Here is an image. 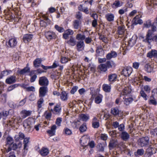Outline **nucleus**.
I'll return each mask as SVG.
<instances>
[{
    "instance_id": "nucleus-37",
    "label": "nucleus",
    "mask_w": 157,
    "mask_h": 157,
    "mask_svg": "<svg viewBox=\"0 0 157 157\" xmlns=\"http://www.w3.org/2000/svg\"><path fill=\"white\" fill-rule=\"evenodd\" d=\"M98 68L102 72H105L107 70L106 65L105 63H102L99 65L98 66Z\"/></svg>"
},
{
    "instance_id": "nucleus-53",
    "label": "nucleus",
    "mask_w": 157,
    "mask_h": 157,
    "mask_svg": "<svg viewBox=\"0 0 157 157\" xmlns=\"http://www.w3.org/2000/svg\"><path fill=\"white\" fill-rule=\"evenodd\" d=\"M44 100L43 98H40L37 101V107L38 109L42 107V104L43 103Z\"/></svg>"
},
{
    "instance_id": "nucleus-19",
    "label": "nucleus",
    "mask_w": 157,
    "mask_h": 157,
    "mask_svg": "<svg viewBox=\"0 0 157 157\" xmlns=\"http://www.w3.org/2000/svg\"><path fill=\"white\" fill-rule=\"evenodd\" d=\"M82 22L80 20H75L73 21V26L74 29H78L81 26Z\"/></svg>"
},
{
    "instance_id": "nucleus-12",
    "label": "nucleus",
    "mask_w": 157,
    "mask_h": 157,
    "mask_svg": "<svg viewBox=\"0 0 157 157\" xmlns=\"http://www.w3.org/2000/svg\"><path fill=\"white\" fill-rule=\"evenodd\" d=\"M89 141V138L86 136H83L80 139V143L83 146H86V144Z\"/></svg>"
},
{
    "instance_id": "nucleus-16",
    "label": "nucleus",
    "mask_w": 157,
    "mask_h": 157,
    "mask_svg": "<svg viewBox=\"0 0 157 157\" xmlns=\"http://www.w3.org/2000/svg\"><path fill=\"white\" fill-rule=\"evenodd\" d=\"M65 42H66L68 45L72 46H75L76 43V41L75 38L72 36H71L69 40L66 41Z\"/></svg>"
},
{
    "instance_id": "nucleus-56",
    "label": "nucleus",
    "mask_w": 157,
    "mask_h": 157,
    "mask_svg": "<svg viewBox=\"0 0 157 157\" xmlns=\"http://www.w3.org/2000/svg\"><path fill=\"white\" fill-rule=\"evenodd\" d=\"M19 85L18 84H14L9 86L7 89V91H10L14 89L15 88L18 86Z\"/></svg>"
},
{
    "instance_id": "nucleus-39",
    "label": "nucleus",
    "mask_w": 157,
    "mask_h": 157,
    "mask_svg": "<svg viewBox=\"0 0 157 157\" xmlns=\"http://www.w3.org/2000/svg\"><path fill=\"white\" fill-rule=\"evenodd\" d=\"M85 36L83 34L78 33L76 36V39L79 41H82L85 38Z\"/></svg>"
},
{
    "instance_id": "nucleus-29",
    "label": "nucleus",
    "mask_w": 157,
    "mask_h": 157,
    "mask_svg": "<svg viewBox=\"0 0 157 157\" xmlns=\"http://www.w3.org/2000/svg\"><path fill=\"white\" fill-rule=\"evenodd\" d=\"M121 139L124 140H127L130 137L129 134L126 131H123L121 135Z\"/></svg>"
},
{
    "instance_id": "nucleus-18",
    "label": "nucleus",
    "mask_w": 157,
    "mask_h": 157,
    "mask_svg": "<svg viewBox=\"0 0 157 157\" xmlns=\"http://www.w3.org/2000/svg\"><path fill=\"white\" fill-rule=\"evenodd\" d=\"M16 81L15 76L13 75L7 78L6 80V82L8 84H10L15 83Z\"/></svg>"
},
{
    "instance_id": "nucleus-24",
    "label": "nucleus",
    "mask_w": 157,
    "mask_h": 157,
    "mask_svg": "<svg viewBox=\"0 0 157 157\" xmlns=\"http://www.w3.org/2000/svg\"><path fill=\"white\" fill-rule=\"evenodd\" d=\"M96 52L97 55L98 56H103L105 54V52L101 46L97 47Z\"/></svg>"
},
{
    "instance_id": "nucleus-44",
    "label": "nucleus",
    "mask_w": 157,
    "mask_h": 157,
    "mask_svg": "<svg viewBox=\"0 0 157 157\" xmlns=\"http://www.w3.org/2000/svg\"><path fill=\"white\" fill-rule=\"evenodd\" d=\"M41 62L42 60L41 59L37 58L33 62L34 66L36 67H39Z\"/></svg>"
},
{
    "instance_id": "nucleus-42",
    "label": "nucleus",
    "mask_w": 157,
    "mask_h": 157,
    "mask_svg": "<svg viewBox=\"0 0 157 157\" xmlns=\"http://www.w3.org/2000/svg\"><path fill=\"white\" fill-rule=\"evenodd\" d=\"M144 150L143 149H138L134 153V154L136 156L142 155L144 153Z\"/></svg>"
},
{
    "instance_id": "nucleus-13",
    "label": "nucleus",
    "mask_w": 157,
    "mask_h": 157,
    "mask_svg": "<svg viewBox=\"0 0 157 157\" xmlns=\"http://www.w3.org/2000/svg\"><path fill=\"white\" fill-rule=\"evenodd\" d=\"M48 91V88L45 86H42L39 89V96L41 97H44Z\"/></svg>"
},
{
    "instance_id": "nucleus-62",
    "label": "nucleus",
    "mask_w": 157,
    "mask_h": 157,
    "mask_svg": "<svg viewBox=\"0 0 157 157\" xmlns=\"http://www.w3.org/2000/svg\"><path fill=\"white\" fill-rule=\"evenodd\" d=\"M12 71L11 70H6L2 72V75H3V76H7L9 74L11 73Z\"/></svg>"
},
{
    "instance_id": "nucleus-26",
    "label": "nucleus",
    "mask_w": 157,
    "mask_h": 157,
    "mask_svg": "<svg viewBox=\"0 0 157 157\" xmlns=\"http://www.w3.org/2000/svg\"><path fill=\"white\" fill-rule=\"evenodd\" d=\"M117 55V53L116 52L112 51L107 54L106 56V58L107 59L109 60L112 58H116Z\"/></svg>"
},
{
    "instance_id": "nucleus-8",
    "label": "nucleus",
    "mask_w": 157,
    "mask_h": 157,
    "mask_svg": "<svg viewBox=\"0 0 157 157\" xmlns=\"http://www.w3.org/2000/svg\"><path fill=\"white\" fill-rule=\"evenodd\" d=\"M48 83V80L45 77L43 76L40 78L39 83L40 86H47Z\"/></svg>"
},
{
    "instance_id": "nucleus-47",
    "label": "nucleus",
    "mask_w": 157,
    "mask_h": 157,
    "mask_svg": "<svg viewBox=\"0 0 157 157\" xmlns=\"http://www.w3.org/2000/svg\"><path fill=\"white\" fill-rule=\"evenodd\" d=\"M125 32V29L124 27L119 26L118 28V33L119 35H123Z\"/></svg>"
},
{
    "instance_id": "nucleus-54",
    "label": "nucleus",
    "mask_w": 157,
    "mask_h": 157,
    "mask_svg": "<svg viewBox=\"0 0 157 157\" xmlns=\"http://www.w3.org/2000/svg\"><path fill=\"white\" fill-rule=\"evenodd\" d=\"M36 71L38 73H41L42 72H44V71L41 70L40 69H37L36 71V70H32L31 71L29 75L30 76H32L33 75L35 74V72Z\"/></svg>"
},
{
    "instance_id": "nucleus-14",
    "label": "nucleus",
    "mask_w": 157,
    "mask_h": 157,
    "mask_svg": "<svg viewBox=\"0 0 157 157\" xmlns=\"http://www.w3.org/2000/svg\"><path fill=\"white\" fill-rule=\"evenodd\" d=\"M131 92V90L128 87H125L121 93L120 97H123L125 96H129V94Z\"/></svg>"
},
{
    "instance_id": "nucleus-23",
    "label": "nucleus",
    "mask_w": 157,
    "mask_h": 157,
    "mask_svg": "<svg viewBox=\"0 0 157 157\" xmlns=\"http://www.w3.org/2000/svg\"><path fill=\"white\" fill-rule=\"evenodd\" d=\"M108 80L111 83H113L116 80L117 75L115 73L111 74L108 76Z\"/></svg>"
},
{
    "instance_id": "nucleus-27",
    "label": "nucleus",
    "mask_w": 157,
    "mask_h": 157,
    "mask_svg": "<svg viewBox=\"0 0 157 157\" xmlns=\"http://www.w3.org/2000/svg\"><path fill=\"white\" fill-rule=\"evenodd\" d=\"M56 128L57 127L56 125H53L51 126V129L47 131L48 133L51 136L55 135Z\"/></svg>"
},
{
    "instance_id": "nucleus-52",
    "label": "nucleus",
    "mask_w": 157,
    "mask_h": 157,
    "mask_svg": "<svg viewBox=\"0 0 157 157\" xmlns=\"http://www.w3.org/2000/svg\"><path fill=\"white\" fill-rule=\"evenodd\" d=\"M148 103L150 105H157V102L154 98H150L148 101Z\"/></svg>"
},
{
    "instance_id": "nucleus-3",
    "label": "nucleus",
    "mask_w": 157,
    "mask_h": 157,
    "mask_svg": "<svg viewBox=\"0 0 157 157\" xmlns=\"http://www.w3.org/2000/svg\"><path fill=\"white\" fill-rule=\"evenodd\" d=\"M149 138L146 136L140 138L138 141V144L141 147H144L148 145L149 143Z\"/></svg>"
},
{
    "instance_id": "nucleus-35",
    "label": "nucleus",
    "mask_w": 157,
    "mask_h": 157,
    "mask_svg": "<svg viewBox=\"0 0 157 157\" xmlns=\"http://www.w3.org/2000/svg\"><path fill=\"white\" fill-rule=\"evenodd\" d=\"M80 117L81 120L84 121H86L90 119V116L87 114H82L80 115Z\"/></svg>"
},
{
    "instance_id": "nucleus-60",
    "label": "nucleus",
    "mask_w": 157,
    "mask_h": 157,
    "mask_svg": "<svg viewBox=\"0 0 157 157\" xmlns=\"http://www.w3.org/2000/svg\"><path fill=\"white\" fill-rule=\"evenodd\" d=\"M108 137L107 135L105 133L101 134L100 136L101 139L104 141L106 140L107 139Z\"/></svg>"
},
{
    "instance_id": "nucleus-51",
    "label": "nucleus",
    "mask_w": 157,
    "mask_h": 157,
    "mask_svg": "<svg viewBox=\"0 0 157 157\" xmlns=\"http://www.w3.org/2000/svg\"><path fill=\"white\" fill-rule=\"evenodd\" d=\"M30 71V68L28 67H26L23 69L21 70L19 73L20 74L22 75L26 73L29 72Z\"/></svg>"
},
{
    "instance_id": "nucleus-21",
    "label": "nucleus",
    "mask_w": 157,
    "mask_h": 157,
    "mask_svg": "<svg viewBox=\"0 0 157 157\" xmlns=\"http://www.w3.org/2000/svg\"><path fill=\"white\" fill-rule=\"evenodd\" d=\"M84 44L83 41H78L76 45L77 50L80 51L83 50L84 48Z\"/></svg>"
},
{
    "instance_id": "nucleus-31",
    "label": "nucleus",
    "mask_w": 157,
    "mask_h": 157,
    "mask_svg": "<svg viewBox=\"0 0 157 157\" xmlns=\"http://www.w3.org/2000/svg\"><path fill=\"white\" fill-rule=\"evenodd\" d=\"M61 108L60 105L57 104L53 109V112L56 114H59L61 112Z\"/></svg>"
},
{
    "instance_id": "nucleus-33",
    "label": "nucleus",
    "mask_w": 157,
    "mask_h": 157,
    "mask_svg": "<svg viewBox=\"0 0 157 157\" xmlns=\"http://www.w3.org/2000/svg\"><path fill=\"white\" fill-rule=\"evenodd\" d=\"M145 67L146 71L148 73H150L153 71L154 70L153 65L152 64H146Z\"/></svg>"
},
{
    "instance_id": "nucleus-43",
    "label": "nucleus",
    "mask_w": 157,
    "mask_h": 157,
    "mask_svg": "<svg viewBox=\"0 0 157 157\" xmlns=\"http://www.w3.org/2000/svg\"><path fill=\"white\" fill-rule=\"evenodd\" d=\"M156 150L155 148L150 147L147 149L146 152L148 154L150 153L153 154L156 153Z\"/></svg>"
},
{
    "instance_id": "nucleus-11",
    "label": "nucleus",
    "mask_w": 157,
    "mask_h": 157,
    "mask_svg": "<svg viewBox=\"0 0 157 157\" xmlns=\"http://www.w3.org/2000/svg\"><path fill=\"white\" fill-rule=\"evenodd\" d=\"M30 139V138L29 137H28L25 138L24 139V140L23 141V144H24V155H25L28 151V148L27 147H28V144L29 142V140Z\"/></svg>"
},
{
    "instance_id": "nucleus-38",
    "label": "nucleus",
    "mask_w": 157,
    "mask_h": 157,
    "mask_svg": "<svg viewBox=\"0 0 157 157\" xmlns=\"http://www.w3.org/2000/svg\"><path fill=\"white\" fill-rule=\"evenodd\" d=\"M155 25L154 23L151 24V21L150 20H148L144 22L143 24L144 27V28H149L150 27H151L152 25ZM151 30V29H150Z\"/></svg>"
},
{
    "instance_id": "nucleus-10",
    "label": "nucleus",
    "mask_w": 157,
    "mask_h": 157,
    "mask_svg": "<svg viewBox=\"0 0 157 157\" xmlns=\"http://www.w3.org/2000/svg\"><path fill=\"white\" fill-rule=\"evenodd\" d=\"M63 35V39L66 40L67 39L70 35H72L73 34L74 32L73 31L70 29H68L66 31H64Z\"/></svg>"
},
{
    "instance_id": "nucleus-4",
    "label": "nucleus",
    "mask_w": 157,
    "mask_h": 157,
    "mask_svg": "<svg viewBox=\"0 0 157 157\" xmlns=\"http://www.w3.org/2000/svg\"><path fill=\"white\" fill-rule=\"evenodd\" d=\"M17 38L15 37L9 39L7 42V45L8 47L13 48L17 46Z\"/></svg>"
},
{
    "instance_id": "nucleus-48",
    "label": "nucleus",
    "mask_w": 157,
    "mask_h": 157,
    "mask_svg": "<svg viewBox=\"0 0 157 157\" xmlns=\"http://www.w3.org/2000/svg\"><path fill=\"white\" fill-rule=\"evenodd\" d=\"M87 128L86 127V123H83L82 124L79 128V130L81 132H83L86 131Z\"/></svg>"
},
{
    "instance_id": "nucleus-9",
    "label": "nucleus",
    "mask_w": 157,
    "mask_h": 157,
    "mask_svg": "<svg viewBox=\"0 0 157 157\" xmlns=\"http://www.w3.org/2000/svg\"><path fill=\"white\" fill-rule=\"evenodd\" d=\"M132 68L130 67H127L124 68L121 72V74L125 76H128L132 73Z\"/></svg>"
},
{
    "instance_id": "nucleus-55",
    "label": "nucleus",
    "mask_w": 157,
    "mask_h": 157,
    "mask_svg": "<svg viewBox=\"0 0 157 157\" xmlns=\"http://www.w3.org/2000/svg\"><path fill=\"white\" fill-rule=\"evenodd\" d=\"M113 5L114 7L117 8L122 6V4L118 0H116L113 3Z\"/></svg>"
},
{
    "instance_id": "nucleus-64",
    "label": "nucleus",
    "mask_w": 157,
    "mask_h": 157,
    "mask_svg": "<svg viewBox=\"0 0 157 157\" xmlns=\"http://www.w3.org/2000/svg\"><path fill=\"white\" fill-rule=\"evenodd\" d=\"M19 56L17 53H15L13 55V59L14 60L16 61L19 58Z\"/></svg>"
},
{
    "instance_id": "nucleus-57",
    "label": "nucleus",
    "mask_w": 157,
    "mask_h": 157,
    "mask_svg": "<svg viewBox=\"0 0 157 157\" xmlns=\"http://www.w3.org/2000/svg\"><path fill=\"white\" fill-rule=\"evenodd\" d=\"M64 132L65 134L67 135H70L72 134V131L70 129L65 128L64 129Z\"/></svg>"
},
{
    "instance_id": "nucleus-20",
    "label": "nucleus",
    "mask_w": 157,
    "mask_h": 157,
    "mask_svg": "<svg viewBox=\"0 0 157 157\" xmlns=\"http://www.w3.org/2000/svg\"><path fill=\"white\" fill-rule=\"evenodd\" d=\"M100 125L99 120L96 117H94L92 120V126L94 128H98Z\"/></svg>"
},
{
    "instance_id": "nucleus-61",
    "label": "nucleus",
    "mask_w": 157,
    "mask_h": 157,
    "mask_svg": "<svg viewBox=\"0 0 157 157\" xmlns=\"http://www.w3.org/2000/svg\"><path fill=\"white\" fill-rule=\"evenodd\" d=\"M62 121V119L60 117H58L57 118L56 122V124L58 126H60L61 125V123Z\"/></svg>"
},
{
    "instance_id": "nucleus-46",
    "label": "nucleus",
    "mask_w": 157,
    "mask_h": 157,
    "mask_svg": "<svg viewBox=\"0 0 157 157\" xmlns=\"http://www.w3.org/2000/svg\"><path fill=\"white\" fill-rule=\"evenodd\" d=\"M148 2L150 6H153L154 8H155V6H157V0H148Z\"/></svg>"
},
{
    "instance_id": "nucleus-1",
    "label": "nucleus",
    "mask_w": 157,
    "mask_h": 157,
    "mask_svg": "<svg viewBox=\"0 0 157 157\" xmlns=\"http://www.w3.org/2000/svg\"><path fill=\"white\" fill-rule=\"evenodd\" d=\"M157 31L156 27L155 25H152L151 26V30L149 29L147 31L145 39L143 41L150 43L152 40L154 41L157 43V34L152 37V35L154 32Z\"/></svg>"
},
{
    "instance_id": "nucleus-34",
    "label": "nucleus",
    "mask_w": 157,
    "mask_h": 157,
    "mask_svg": "<svg viewBox=\"0 0 157 157\" xmlns=\"http://www.w3.org/2000/svg\"><path fill=\"white\" fill-rule=\"evenodd\" d=\"M120 111L117 107L113 108L111 109V113L114 116H117L119 114Z\"/></svg>"
},
{
    "instance_id": "nucleus-32",
    "label": "nucleus",
    "mask_w": 157,
    "mask_h": 157,
    "mask_svg": "<svg viewBox=\"0 0 157 157\" xmlns=\"http://www.w3.org/2000/svg\"><path fill=\"white\" fill-rule=\"evenodd\" d=\"M21 113V117L23 118H25L26 117L30 116L31 114V113L30 111L24 110L22 111Z\"/></svg>"
},
{
    "instance_id": "nucleus-2",
    "label": "nucleus",
    "mask_w": 157,
    "mask_h": 157,
    "mask_svg": "<svg viewBox=\"0 0 157 157\" xmlns=\"http://www.w3.org/2000/svg\"><path fill=\"white\" fill-rule=\"evenodd\" d=\"M34 122L33 119L31 118H29L24 121L23 126L26 131L29 132H31L33 131L31 128Z\"/></svg>"
},
{
    "instance_id": "nucleus-17",
    "label": "nucleus",
    "mask_w": 157,
    "mask_h": 157,
    "mask_svg": "<svg viewBox=\"0 0 157 157\" xmlns=\"http://www.w3.org/2000/svg\"><path fill=\"white\" fill-rule=\"evenodd\" d=\"M140 17L141 16L140 15H138L134 17L132 20L133 24L135 25L142 24L143 23V21L140 18Z\"/></svg>"
},
{
    "instance_id": "nucleus-40",
    "label": "nucleus",
    "mask_w": 157,
    "mask_h": 157,
    "mask_svg": "<svg viewBox=\"0 0 157 157\" xmlns=\"http://www.w3.org/2000/svg\"><path fill=\"white\" fill-rule=\"evenodd\" d=\"M6 144L8 145L9 146H10L13 144L14 140L13 138L9 136L6 138Z\"/></svg>"
},
{
    "instance_id": "nucleus-28",
    "label": "nucleus",
    "mask_w": 157,
    "mask_h": 157,
    "mask_svg": "<svg viewBox=\"0 0 157 157\" xmlns=\"http://www.w3.org/2000/svg\"><path fill=\"white\" fill-rule=\"evenodd\" d=\"M40 153L42 156H45L48 154L49 151L47 148L43 147L40 150Z\"/></svg>"
},
{
    "instance_id": "nucleus-15",
    "label": "nucleus",
    "mask_w": 157,
    "mask_h": 157,
    "mask_svg": "<svg viewBox=\"0 0 157 157\" xmlns=\"http://www.w3.org/2000/svg\"><path fill=\"white\" fill-rule=\"evenodd\" d=\"M123 98L124 100V103L127 105H128L132 103L133 100L132 98L129 96H125L123 97Z\"/></svg>"
},
{
    "instance_id": "nucleus-50",
    "label": "nucleus",
    "mask_w": 157,
    "mask_h": 157,
    "mask_svg": "<svg viewBox=\"0 0 157 157\" xmlns=\"http://www.w3.org/2000/svg\"><path fill=\"white\" fill-rule=\"evenodd\" d=\"M55 28L59 33H63L64 31V29L63 27L59 26L57 25H55Z\"/></svg>"
},
{
    "instance_id": "nucleus-7",
    "label": "nucleus",
    "mask_w": 157,
    "mask_h": 157,
    "mask_svg": "<svg viewBox=\"0 0 157 157\" xmlns=\"http://www.w3.org/2000/svg\"><path fill=\"white\" fill-rule=\"evenodd\" d=\"M45 35L46 38L50 40L56 38L57 35L53 31H48L45 33Z\"/></svg>"
},
{
    "instance_id": "nucleus-5",
    "label": "nucleus",
    "mask_w": 157,
    "mask_h": 157,
    "mask_svg": "<svg viewBox=\"0 0 157 157\" xmlns=\"http://www.w3.org/2000/svg\"><path fill=\"white\" fill-rule=\"evenodd\" d=\"M43 17L44 19L43 20H41L40 21V25L41 27H45L50 24V20L45 15H43Z\"/></svg>"
},
{
    "instance_id": "nucleus-49",
    "label": "nucleus",
    "mask_w": 157,
    "mask_h": 157,
    "mask_svg": "<svg viewBox=\"0 0 157 157\" xmlns=\"http://www.w3.org/2000/svg\"><path fill=\"white\" fill-rule=\"evenodd\" d=\"M105 64L106 65L107 68H112V66L115 65V63L113 61H107Z\"/></svg>"
},
{
    "instance_id": "nucleus-30",
    "label": "nucleus",
    "mask_w": 157,
    "mask_h": 157,
    "mask_svg": "<svg viewBox=\"0 0 157 157\" xmlns=\"http://www.w3.org/2000/svg\"><path fill=\"white\" fill-rule=\"evenodd\" d=\"M105 17L108 21H113L114 20V15L113 13H107L105 15Z\"/></svg>"
},
{
    "instance_id": "nucleus-25",
    "label": "nucleus",
    "mask_w": 157,
    "mask_h": 157,
    "mask_svg": "<svg viewBox=\"0 0 157 157\" xmlns=\"http://www.w3.org/2000/svg\"><path fill=\"white\" fill-rule=\"evenodd\" d=\"M33 35L32 34H27L24 35L23 37L24 41L25 43H28L30 41L33 37Z\"/></svg>"
},
{
    "instance_id": "nucleus-41",
    "label": "nucleus",
    "mask_w": 157,
    "mask_h": 157,
    "mask_svg": "<svg viewBox=\"0 0 157 157\" xmlns=\"http://www.w3.org/2000/svg\"><path fill=\"white\" fill-rule=\"evenodd\" d=\"M103 90L106 92H109L110 91L111 87L110 85L107 84H104L102 85Z\"/></svg>"
},
{
    "instance_id": "nucleus-63",
    "label": "nucleus",
    "mask_w": 157,
    "mask_h": 157,
    "mask_svg": "<svg viewBox=\"0 0 157 157\" xmlns=\"http://www.w3.org/2000/svg\"><path fill=\"white\" fill-rule=\"evenodd\" d=\"M151 134L153 136H157V127L152 130L151 132Z\"/></svg>"
},
{
    "instance_id": "nucleus-6",
    "label": "nucleus",
    "mask_w": 157,
    "mask_h": 157,
    "mask_svg": "<svg viewBox=\"0 0 157 157\" xmlns=\"http://www.w3.org/2000/svg\"><path fill=\"white\" fill-rule=\"evenodd\" d=\"M91 94L92 95V98H95L94 102L96 104H99L102 102L103 96L101 94H99L95 96V94L91 92Z\"/></svg>"
},
{
    "instance_id": "nucleus-58",
    "label": "nucleus",
    "mask_w": 157,
    "mask_h": 157,
    "mask_svg": "<svg viewBox=\"0 0 157 157\" xmlns=\"http://www.w3.org/2000/svg\"><path fill=\"white\" fill-rule=\"evenodd\" d=\"M78 87L77 86H73L70 91V93L72 94H74L78 89Z\"/></svg>"
},
{
    "instance_id": "nucleus-45",
    "label": "nucleus",
    "mask_w": 157,
    "mask_h": 157,
    "mask_svg": "<svg viewBox=\"0 0 157 157\" xmlns=\"http://www.w3.org/2000/svg\"><path fill=\"white\" fill-rule=\"evenodd\" d=\"M141 96L144 99L145 101L147 100L148 97L143 90H141L140 92Z\"/></svg>"
},
{
    "instance_id": "nucleus-22",
    "label": "nucleus",
    "mask_w": 157,
    "mask_h": 157,
    "mask_svg": "<svg viewBox=\"0 0 157 157\" xmlns=\"http://www.w3.org/2000/svg\"><path fill=\"white\" fill-rule=\"evenodd\" d=\"M147 56L150 58L154 57L157 58V51L156 50L152 49L147 53Z\"/></svg>"
},
{
    "instance_id": "nucleus-59",
    "label": "nucleus",
    "mask_w": 157,
    "mask_h": 157,
    "mask_svg": "<svg viewBox=\"0 0 157 157\" xmlns=\"http://www.w3.org/2000/svg\"><path fill=\"white\" fill-rule=\"evenodd\" d=\"M60 61L62 63H66L68 62V59L66 57H62L61 58Z\"/></svg>"
},
{
    "instance_id": "nucleus-36",
    "label": "nucleus",
    "mask_w": 157,
    "mask_h": 157,
    "mask_svg": "<svg viewBox=\"0 0 157 157\" xmlns=\"http://www.w3.org/2000/svg\"><path fill=\"white\" fill-rule=\"evenodd\" d=\"M60 98L63 101H66L67 99V94L64 91H62L60 94Z\"/></svg>"
}]
</instances>
